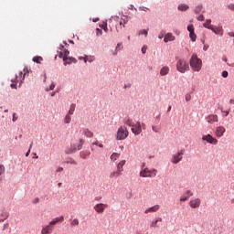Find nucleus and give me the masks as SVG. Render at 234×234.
<instances>
[{"label": "nucleus", "instance_id": "f257e3e1", "mask_svg": "<svg viewBox=\"0 0 234 234\" xmlns=\"http://www.w3.org/2000/svg\"><path fill=\"white\" fill-rule=\"evenodd\" d=\"M189 63L194 72H200L202 70V59L198 58V56L192 55Z\"/></svg>", "mask_w": 234, "mask_h": 234}, {"label": "nucleus", "instance_id": "f03ea898", "mask_svg": "<svg viewBox=\"0 0 234 234\" xmlns=\"http://www.w3.org/2000/svg\"><path fill=\"white\" fill-rule=\"evenodd\" d=\"M176 70L181 74H186L189 70V63L184 58H180L176 63Z\"/></svg>", "mask_w": 234, "mask_h": 234}, {"label": "nucleus", "instance_id": "7ed1b4c3", "mask_svg": "<svg viewBox=\"0 0 234 234\" xmlns=\"http://www.w3.org/2000/svg\"><path fill=\"white\" fill-rule=\"evenodd\" d=\"M158 171L156 169L149 170V168H144L140 171L139 176L142 178H154Z\"/></svg>", "mask_w": 234, "mask_h": 234}, {"label": "nucleus", "instance_id": "20e7f679", "mask_svg": "<svg viewBox=\"0 0 234 234\" xmlns=\"http://www.w3.org/2000/svg\"><path fill=\"white\" fill-rule=\"evenodd\" d=\"M129 136V130L125 126H120L117 131V140H125Z\"/></svg>", "mask_w": 234, "mask_h": 234}, {"label": "nucleus", "instance_id": "39448f33", "mask_svg": "<svg viewBox=\"0 0 234 234\" xmlns=\"http://www.w3.org/2000/svg\"><path fill=\"white\" fill-rule=\"evenodd\" d=\"M142 127H145V123L136 122L135 123L133 122L131 131L135 136H138L139 134H142Z\"/></svg>", "mask_w": 234, "mask_h": 234}, {"label": "nucleus", "instance_id": "423d86ee", "mask_svg": "<svg viewBox=\"0 0 234 234\" xmlns=\"http://www.w3.org/2000/svg\"><path fill=\"white\" fill-rule=\"evenodd\" d=\"M83 147V141L82 139L80 140L79 144H71L70 147L68 148L67 154H72V153H76V151H81V148Z\"/></svg>", "mask_w": 234, "mask_h": 234}, {"label": "nucleus", "instance_id": "0eeeda50", "mask_svg": "<svg viewBox=\"0 0 234 234\" xmlns=\"http://www.w3.org/2000/svg\"><path fill=\"white\" fill-rule=\"evenodd\" d=\"M27 72L28 70L24 69V73L23 71L19 72V76H16L14 79L11 80L13 83H17V81H20V85L23 83V80H25V76H27Z\"/></svg>", "mask_w": 234, "mask_h": 234}, {"label": "nucleus", "instance_id": "6e6552de", "mask_svg": "<svg viewBox=\"0 0 234 234\" xmlns=\"http://www.w3.org/2000/svg\"><path fill=\"white\" fill-rule=\"evenodd\" d=\"M202 140L207 142V144H212L213 145H217V144H218V140L214 138L211 134L204 135Z\"/></svg>", "mask_w": 234, "mask_h": 234}, {"label": "nucleus", "instance_id": "1a4fd4ad", "mask_svg": "<svg viewBox=\"0 0 234 234\" xmlns=\"http://www.w3.org/2000/svg\"><path fill=\"white\" fill-rule=\"evenodd\" d=\"M107 207H109V205L103 204V203H99L94 207V209H95L96 213H103V211H105V209H107Z\"/></svg>", "mask_w": 234, "mask_h": 234}, {"label": "nucleus", "instance_id": "9d476101", "mask_svg": "<svg viewBox=\"0 0 234 234\" xmlns=\"http://www.w3.org/2000/svg\"><path fill=\"white\" fill-rule=\"evenodd\" d=\"M187 30L189 32V37L191 39V41H197V34H195V27H193V25H189L187 27Z\"/></svg>", "mask_w": 234, "mask_h": 234}, {"label": "nucleus", "instance_id": "9b49d317", "mask_svg": "<svg viewBox=\"0 0 234 234\" xmlns=\"http://www.w3.org/2000/svg\"><path fill=\"white\" fill-rule=\"evenodd\" d=\"M59 48H60V50H63V51L59 52L58 58H62L63 61H67V56H69V54H70V52L68 49H64L65 47L63 45H60Z\"/></svg>", "mask_w": 234, "mask_h": 234}, {"label": "nucleus", "instance_id": "f8f14e48", "mask_svg": "<svg viewBox=\"0 0 234 234\" xmlns=\"http://www.w3.org/2000/svg\"><path fill=\"white\" fill-rule=\"evenodd\" d=\"M200 204H201L200 198H194V199H191L189 202V206L190 207H192V209H197V207H200Z\"/></svg>", "mask_w": 234, "mask_h": 234}, {"label": "nucleus", "instance_id": "ddd939ff", "mask_svg": "<svg viewBox=\"0 0 234 234\" xmlns=\"http://www.w3.org/2000/svg\"><path fill=\"white\" fill-rule=\"evenodd\" d=\"M52 231H54V227L48 223V225L42 227L41 234H51Z\"/></svg>", "mask_w": 234, "mask_h": 234}, {"label": "nucleus", "instance_id": "4468645a", "mask_svg": "<svg viewBox=\"0 0 234 234\" xmlns=\"http://www.w3.org/2000/svg\"><path fill=\"white\" fill-rule=\"evenodd\" d=\"M206 121L207 123H215L218 122V115L217 114H209L206 117Z\"/></svg>", "mask_w": 234, "mask_h": 234}, {"label": "nucleus", "instance_id": "2eb2a0df", "mask_svg": "<svg viewBox=\"0 0 234 234\" xmlns=\"http://www.w3.org/2000/svg\"><path fill=\"white\" fill-rule=\"evenodd\" d=\"M184 153L178 152L176 154H175L172 158V164H178V162H182V156Z\"/></svg>", "mask_w": 234, "mask_h": 234}, {"label": "nucleus", "instance_id": "dca6fc26", "mask_svg": "<svg viewBox=\"0 0 234 234\" xmlns=\"http://www.w3.org/2000/svg\"><path fill=\"white\" fill-rule=\"evenodd\" d=\"M224 133H226V128H224V126L217 127L216 136H218V138H222V136H224Z\"/></svg>", "mask_w": 234, "mask_h": 234}, {"label": "nucleus", "instance_id": "f3484780", "mask_svg": "<svg viewBox=\"0 0 234 234\" xmlns=\"http://www.w3.org/2000/svg\"><path fill=\"white\" fill-rule=\"evenodd\" d=\"M63 220H65V217L60 216L58 218H55L52 221L49 222V224L52 228H54L58 222H63Z\"/></svg>", "mask_w": 234, "mask_h": 234}, {"label": "nucleus", "instance_id": "a211bd4d", "mask_svg": "<svg viewBox=\"0 0 234 234\" xmlns=\"http://www.w3.org/2000/svg\"><path fill=\"white\" fill-rule=\"evenodd\" d=\"M158 209H160V206L154 205V207L147 208L144 211V213H145V215H147L148 213H156V211H158Z\"/></svg>", "mask_w": 234, "mask_h": 234}, {"label": "nucleus", "instance_id": "6ab92c4d", "mask_svg": "<svg viewBox=\"0 0 234 234\" xmlns=\"http://www.w3.org/2000/svg\"><path fill=\"white\" fill-rule=\"evenodd\" d=\"M164 41L165 43H169V41H175V36H173V34L171 33H167L165 36Z\"/></svg>", "mask_w": 234, "mask_h": 234}, {"label": "nucleus", "instance_id": "aec40b11", "mask_svg": "<svg viewBox=\"0 0 234 234\" xmlns=\"http://www.w3.org/2000/svg\"><path fill=\"white\" fill-rule=\"evenodd\" d=\"M169 67L167 66H164L161 69H160V76H167V74H169Z\"/></svg>", "mask_w": 234, "mask_h": 234}, {"label": "nucleus", "instance_id": "412c9836", "mask_svg": "<svg viewBox=\"0 0 234 234\" xmlns=\"http://www.w3.org/2000/svg\"><path fill=\"white\" fill-rule=\"evenodd\" d=\"M122 173L120 170H116L110 174V178H118V176H122Z\"/></svg>", "mask_w": 234, "mask_h": 234}, {"label": "nucleus", "instance_id": "4be33fe9", "mask_svg": "<svg viewBox=\"0 0 234 234\" xmlns=\"http://www.w3.org/2000/svg\"><path fill=\"white\" fill-rule=\"evenodd\" d=\"M70 63H78V60H76V58L69 57H67V59L64 60V65H70Z\"/></svg>", "mask_w": 234, "mask_h": 234}, {"label": "nucleus", "instance_id": "5701e85b", "mask_svg": "<svg viewBox=\"0 0 234 234\" xmlns=\"http://www.w3.org/2000/svg\"><path fill=\"white\" fill-rule=\"evenodd\" d=\"M210 30L214 32V34L222 35V27H211Z\"/></svg>", "mask_w": 234, "mask_h": 234}, {"label": "nucleus", "instance_id": "b1692460", "mask_svg": "<svg viewBox=\"0 0 234 234\" xmlns=\"http://www.w3.org/2000/svg\"><path fill=\"white\" fill-rule=\"evenodd\" d=\"M125 160H122L121 162L118 163L117 165V170L121 171L122 173H123V165H125Z\"/></svg>", "mask_w": 234, "mask_h": 234}, {"label": "nucleus", "instance_id": "393cba45", "mask_svg": "<svg viewBox=\"0 0 234 234\" xmlns=\"http://www.w3.org/2000/svg\"><path fill=\"white\" fill-rule=\"evenodd\" d=\"M84 135H85L87 138H92V136H94V133H93L92 132H90V130L85 129V130H84Z\"/></svg>", "mask_w": 234, "mask_h": 234}, {"label": "nucleus", "instance_id": "a878e982", "mask_svg": "<svg viewBox=\"0 0 234 234\" xmlns=\"http://www.w3.org/2000/svg\"><path fill=\"white\" fill-rule=\"evenodd\" d=\"M124 124L132 128L134 122L131 120V118H127L124 120Z\"/></svg>", "mask_w": 234, "mask_h": 234}, {"label": "nucleus", "instance_id": "bb28decb", "mask_svg": "<svg viewBox=\"0 0 234 234\" xmlns=\"http://www.w3.org/2000/svg\"><path fill=\"white\" fill-rule=\"evenodd\" d=\"M189 9V5H185V4H181L178 5V10H180L181 12H185V10Z\"/></svg>", "mask_w": 234, "mask_h": 234}, {"label": "nucleus", "instance_id": "cd10ccee", "mask_svg": "<svg viewBox=\"0 0 234 234\" xmlns=\"http://www.w3.org/2000/svg\"><path fill=\"white\" fill-rule=\"evenodd\" d=\"M110 158H111V160H112V162H116V160H117L118 158H120V154H118V153H113V154L110 156Z\"/></svg>", "mask_w": 234, "mask_h": 234}, {"label": "nucleus", "instance_id": "c85d7f7f", "mask_svg": "<svg viewBox=\"0 0 234 234\" xmlns=\"http://www.w3.org/2000/svg\"><path fill=\"white\" fill-rule=\"evenodd\" d=\"M74 111H76V104H71L70 107H69L68 114L72 116V114H74Z\"/></svg>", "mask_w": 234, "mask_h": 234}, {"label": "nucleus", "instance_id": "c756f323", "mask_svg": "<svg viewBox=\"0 0 234 234\" xmlns=\"http://www.w3.org/2000/svg\"><path fill=\"white\" fill-rule=\"evenodd\" d=\"M203 26L205 27V28H208V30H210L211 27H213L211 26V19H207Z\"/></svg>", "mask_w": 234, "mask_h": 234}, {"label": "nucleus", "instance_id": "7c9ffc66", "mask_svg": "<svg viewBox=\"0 0 234 234\" xmlns=\"http://www.w3.org/2000/svg\"><path fill=\"white\" fill-rule=\"evenodd\" d=\"M101 28L104 30V32H109V28L107 27V22H103L101 26Z\"/></svg>", "mask_w": 234, "mask_h": 234}, {"label": "nucleus", "instance_id": "2f4dec72", "mask_svg": "<svg viewBox=\"0 0 234 234\" xmlns=\"http://www.w3.org/2000/svg\"><path fill=\"white\" fill-rule=\"evenodd\" d=\"M33 61L35 63H41V61H43V57H35L33 58Z\"/></svg>", "mask_w": 234, "mask_h": 234}, {"label": "nucleus", "instance_id": "473e14b6", "mask_svg": "<svg viewBox=\"0 0 234 234\" xmlns=\"http://www.w3.org/2000/svg\"><path fill=\"white\" fill-rule=\"evenodd\" d=\"M70 226H80V220H78V218H74V219L70 222Z\"/></svg>", "mask_w": 234, "mask_h": 234}, {"label": "nucleus", "instance_id": "72a5a7b5", "mask_svg": "<svg viewBox=\"0 0 234 234\" xmlns=\"http://www.w3.org/2000/svg\"><path fill=\"white\" fill-rule=\"evenodd\" d=\"M71 120H72V118L70 117V115L69 113H67V115L65 116V119H64V122L69 123Z\"/></svg>", "mask_w": 234, "mask_h": 234}, {"label": "nucleus", "instance_id": "f704fd0d", "mask_svg": "<svg viewBox=\"0 0 234 234\" xmlns=\"http://www.w3.org/2000/svg\"><path fill=\"white\" fill-rule=\"evenodd\" d=\"M86 59L87 61H89L90 63H92V61H94V59H96V58H94V56H86Z\"/></svg>", "mask_w": 234, "mask_h": 234}, {"label": "nucleus", "instance_id": "c9c22d12", "mask_svg": "<svg viewBox=\"0 0 234 234\" xmlns=\"http://www.w3.org/2000/svg\"><path fill=\"white\" fill-rule=\"evenodd\" d=\"M202 12V5H197L195 9L196 14H200Z\"/></svg>", "mask_w": 234, "mask_h": 234}, {"label": "nucleus", "instance_id": "e433bc0d", "mask_svg": "<svg viewBox=\"0 0 234 234\" xmlns=\"http://www.w3.org/2000/svg\"><path fill=\"white\" fill-rule=\"evenodd\" d=\"M187 200H189V197H187V196H182V197H180V201H181V202H186V201H187Z\"/></svg>", "mask_w": 234, "mask_h": 234}, {"label": "nucleus", "instance_id": "4c0bfd02", "mask_svg": "<svg viewBox=\"0 0 234 234\" xmlns=\"http://www.w3.org/2000/svg\"><path fill=\"white\" fill-rule=\"evenodd\" d=\"M122 21L123 25H127V23H129V17L123 16V18H122Z\"/></svg>", "mask_w": 234, "mask_h": 234}, {"label": "nucleus", "instance_id": "58836bf2", "mask_svg": "<svg viewBox=\"0 0 234 234\" xmlns=\"http://www.w3.org/2000/svg\"><path fill=\"white\" fill-rule=\"evenodd\" d=\"M185 195L189 198V197H193V192H191V190H186Z\"/></svg>", "mask_w": 234, "mask_h": 234}, {"label": "nucleus", "instance_id": "ea45409f", "mask_svg": "<svg viewBox=\"0 0 234 234\" xmlns=\"http://www.w3.org/2000/svg\"><path fill=\"white\" fill-rule=\"evenodd\" d=\"M152 131H154V133H160V129L157 126H152Z\"/></svg>", "mask_w": 234, "mask_h": 234}, {"label": "nucleus", "instance_id": "a19ab883", "mask_svg": "<svg viewBox=\"0 0 234 234\" xmlns=\"http://www.w3.org/2000/svg\"><path fill=\"white\" fill-rule=\"evenodd\" d=\"M157 224H158V219L153 221V222L151 223V227H152V228H156Z\"/></svg>", "mask_w": 234, "mask_h": 234}, {"label": "nucleus", "instance_id": "79ce46f5", "mask_svg": "<svg viewBox=\"0 0 234 234\" xmlns=\"http://www.w3.org/2000/svg\"><path fill=\"white\" fill-rule=\"evenodd\" d=\"M221 76H222V78H228V76H229L228 71L227 70L222 71Z\"/></svg>", "mask_w": 234, "mask_h": 234}, {"label": "nucleus", "instance_id": "37998d69", "mask_svg": "<svg viewBox=\"0 0 234 234\" xmlns=\"http://www.w3.org/2000/svg\"><path fill=\"white\" fill-rule=\"evenodd\" d=\"M5 173V165H0V176Z\"/></svg>", "mask_w": 234, "mask_h": 234}, {"label": "nucleus", "instance_id": "c03bdc74", "mask_svg": "<svg viewBox=\"0 0 234 234\" xmlns=\"http://www.w3.org/2000/svg\"><path fill=\"white\" fill-rule=\"evenodd\" d=\"M142 54H145V52H147V47L144 46L141 49Z\"/></svg>", "mask_w": 234, "mask_h": 234}, {"label": "nucleus", "instance_id": "a18cd8bd", "mask_svg": "<svg viewBox=\"0 0 234 234\" xmlns=\"http://www.w3.org/2000/svg\"><path fill=\"white\" fill-rule=\"evenodd\" d=\"M142 36H147V30L144 29L139 32Z\"/></svg>", "mask_w": 234, "mask_h": 234}, {"label": "nucleus", "instance_id": "49530a36", "mask_svg": "<svg viewBox=\"0 0 234 234\" xmlns=\"http://www.w3.org/2000/svg\"><path fill=\"white\" fill-rule=\"evenodd\" d=\"M101 34H102L101 29L97 28V29H96V35H97V36H101Z\"/></svg>", "mask_w": 234, "mask_h": 234}, {"label": "nucleus", "instance_id": "de8ad7c7", "mask_svg": "<svg viewBox=\"0 0 234 234\" xmlns=\"http://www.w3.org/2000/svg\"><path fill=\"white\" fill-rule=\"evenodd\" d=\"M186 101H191V95L189 94L186 95Z\"/></svg>", "mask_w": 234, "mask_h": 234}, {"label": "nucleus", "instance_id": "09e8293b", "mask_svg": "<svg viewBox=\"0 0 234 234\" xmlns=\"http://www.w3.org/2000/svg\"><path fill=\"white\" fill-rule=\"evenodd\" d=\"M79 59L80 60L83 59L84 63H87V56H85V57H79Z\"/></svg>", "mask_w": 234, "mask_h": 234}, {"label": "nucleus", "instance_id": "8fccbe9b", "mask_svg": "<svg viewBox=\"0 0 234 234\" xmlns=\"http://www.w3.org/2000/svg\"><path fill=\"white\" fill-rule=\"evenodd\" d=\"M122 25H123L122 21L120 22V27L116 28L117 32H120V30H122Z\"/></svg>", "mask_w": 234, "mask_h": 234}, {"label": "nucleus", "instance_id": "3c124183", "mask_svg": "<svg viewBox=\"0 0 234 234\" xmlns=\"http://www.w3.org/2000/svg\"><path fill=\"white\" fill-rule=\"evenodd\" d=\"M197 21H204V15H200V16L197 17Z\"/></svg>", "mask_w": 234, "mask_h": 234}, {"label": "nucleus", "instance_id": "603ef678", "mask_svg": "<svg viewBox=\"0 0 234 234\" xmlns=\"http://www.w3.org/2000/svg\"><path fill=\"white\" fill-rule=\"evenodd\" d=\"M56 88V85L54 83H52L50 86H49V90H54V89Z\"/></svg>", "mask_w": 234, "mask_h": 234}, {"label": "nucleus", "instance_id": "864d4df0", "mask_svg": "<svg viewBox=\"0 0 234 234\" xmlns=\"http://www.w3.org/2000/svg\"><path fill=\"white\" fill-rule=\"evenodd\" d=\"M30 149H32V144H30L29 149H28V151H27V154H26V156H29V154H30Z\"/></svg>", "mask_w": 234, "mask_h": 234}, {"label": "nucleus", "instance_id": "5fc2aeb1", "mask_svg": "<svg viewBox=\"0 0 234 234\" xmlns=\"http://www.w3.org/2000/svg\"><path fill=\"white\" fill-rule=\"evenodd\" d=\"M229 10H233L234 11V4L229 5Z\"/></svg>", "mask_w": 234, "mask_h": 234}, {"label": "nucleus", "instance_id": "6e6d98bb", "mask_svg": "<svg viewBox=\"0 0 234 234\" xmlns=\"http://www.w3.org/2000/svg\"><path fill=\"white\" fill-rule=\"evenodd\" d=\"M16 120H17V116H16V113H14V114H13V119H12V121H13V122H16Z\"/></svg>", "mask_w": 234, "mask_h": 234}, {"label": "nucleus", "instance_id": "4d7b16f0", "mask_svg": "<svg viewBox=\"0 0 234 234\" xmlns=\"http://www.w3.org/2000/svg\"><path fill=\"white\" fill-rule=\"evenodd\" d=\"M11 89H16V83H12L11 84Z\"/></svg>", "mask_w": 234, "mask_h": 234}, {"label": "nucleus", "instance_id": "13d9d810", "mask_svg": "<svg viewBox=\"0 0 234 234\" xmlns=\"http://www.w3.org/2000/svg\"><path fill=\"white\" fill-rule=\"evenodd\" d=\"M221 112H225V116H229V112L221 111Z\"/></svg>", "mask_w": 234, "mask_h": 234}, {"label": "nucleus", "instance_id": "bf43d9fd", "mask_svg": "<svg viewBox=\"0 0 234 234\" xmlns=\"http://www.w3.org/2000/svg\"><path fill=\"white\" fill-rule=\"evenodd\" d=\"M229 103H230V105H234V99H231V100L229 101Z\"/></svg>", "mask_w": 234, "mask_h": 234}, {"label": "nucleus", "instance_id": "052dcab7", "mask_svg": "<svg viewBox=\"0 0 234 234\" xmlns=\"http://www.w3.org/2000/svg\"><path fill=\"white\" fill-rule=\"evenodd\" d=\"M229 36L230 37H234V33H233V32H230V33H229Z\"/></svg>", "mask_w": 234, "mask_h": 234}, {"label": "nucleus", "instance_id": "680f3d73", "mask_svg": "<svg viewBox=\"0 0 234 234\" xmlns=\"http://www.w3.org/2000/svg\"><path fill=\"white\" fill-rule=\"evenodd\" d=\"M92 145H98V141L93 142Z\"/></svg>", "mask_w": 234, "mask_h": 234}, {"label": "nucleus", "instance_id": "e2e57ef3", "mask_svg": "<svg viewBox=\"0 0 234 234\" xmlns=\"http://www.w3.org/2000/svg\"><path fill=\"white\" fill-rule=\"evenodd\" d=\"M121 45H122V44H120V43L117 44L116 50H118V48H120Z\"/></svg>", "mask_w": 234, "mask_h": 234}, {"label": "nucleus", "instance_id": "0e129e2a", "mask_svg": "<svg viewBox=\"0 0 234 234\" xmlns=\"http://www.w3.org/2000/svg\"><path fill=\"white\" fill-rule=\"evenodd\" d=\"M98 145H99V147H101V149H103V144H99Z\"/></svg>", "mask_w": 234, "mask_h": 234}, {"label": "nucleus", "instance_id": "69168bd1", "mask_svg": "<svg viewBox=\"0 0 234 234\" xmlns=\"http://www.w3.org/2000/svg\"><path fill=\"white\" fill-rule=\"evenodd\" d=\"M203 50L206 52L207 50V47L204 46Z\"/></svg>", "mask_w": 234, "mask_h": 234}, {"label": "nucleus", "instance_id": "338daca9", "mask_svg": "<svg viewBox=\"0 0 234 234\" xmlns=\"http://www.w3.org/2000/svg\"><path fill=\"white\" fill-rule=\"evenodd\" d=\"M140 10H143L144 12H145V7H140Z\"/></svg>", "mask_w": 234, "mask_h": 234}, {"label": "nucleus", "instance_id": "774afa93", "mask_svg": "<svg viewBox=\"0 0 234 234\" xmlns=\"http://www.w3.org/2000/svg\"><path fill=\"white\" fill-rule=\"evenodd\" d=\"M58 171H63V167L58 168Z\"/></svg>", "mask_w": 234, "mask_h": 234}]
</instances>
